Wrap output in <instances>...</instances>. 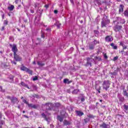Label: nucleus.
Returning a JSON list of instances; mask_svg holds the SVG:
<instances>
[{
    "mask_svg": "<svg viewBox=\"0 0 128 128\" xmlns=\"http://www.w3.org/2000/svg\"><path fill=\"white\" fill-rule=\"evenodd\" d=\"M63 122H64V126H70V122L66 120H64Z\"/></svg>",
    "mask_w": 128,
    "mask_h": 128,
    "instance_id": "15",
    "label": "nucleus"
},
{
    "mask_svg": "<svg viewBox=\"0 0 128 128\" xmlns=\"http://www.w3.org/2000/svg\"><path fill=\"white\" fill-rule=\"evenodd\" d=\"M94 32L96 34H100V32H98V30H94Z\"/></svg>",
    "mask_w": 128,
    "mask_h": 128,
    "instance_id": "35",
    "label": "nucleus"
},
{
    "mask_svg": "<svg viewBox=\"0 0 128 128\" xmlns=\"http://www.w3.org/2000/svg\"><path fill=\"white\" fill-rule=\"evenodd\" d=\"M119 100H120V102H124V99L123 97H120L119 98Z\"/></svg>",
    "mask_w": 128,
    "mask_h": 128,
    "instance_id": "34",
    "label": "nucleus"
},
{
    "mask_svg": "<svg viewBox=\"0 0 128 128\" xmlns=\"http://www.w3.org/2000/svg\"><path fill=\"white\" fill-rule=\"evenodd\" d=\"M22 102H24V104H28V102L25 99H23L22 100Z\"/></svg>",
    "mask_w": 128,
    "mask_h": 128,
    "instance_id": "29",
    "label": "nucleus"
},
{
    "mask_svg": "<svg viewBox=\"0 0 128 128\" xmlns=\"http://www.w3.org/2000/svg\"><path fill=\"white\" fill-rule=\"evenodd\" d=\"M12 64H16V62L14 61H12Z\"/></svg>",
    "mask_w": 128,
    "mask_h": 128,
    "instance_id": "45",
    "label": "nucleus"
},
{
    "mask_svg": "<svg viewBox=\"0 0 128 128\" xmlns=\"http://www.w3.org/2000/svg\"><path fill=\"white\" fill-rule=\"evenodd\" d=\"M18 108H20V106H18Z\"/></svg>",
    "mask_w": 128,
    "mask_h": 128,
    "instance_id": "57",
    "label": "nucleus"
},
{
    "mask_svg": "<svg viewBox=\"0 0 128 128\" xmlns=\"http://www.w3.org/2000/svg\"><path fill=\"white\" fill-rule=\"evenodd\" d=\"M124 16L128 18V10H125L124 12Z\"/></svg>",
    "mask_w": 128,
    "mask_h": 128,
    "instance_id": "23",
    "label": "nucleus"
},
{
    "mask_svg": "<svg viewBox=\"0 0 128 128\" xmlns=\"http://www.w3.org/2000/svg\"><path fill=\"white\" fill-rule=\"evenodd\" d=\"M118 56H115L114 57L113 60H118Z\"/></svg>",
    "mask_w": 128,
    "mask_h": 128,
    "instance_id": "38",
    "label": "nucleus"
},
{
    "mask_svg": "<svg viewBox=\"0 0 128 128\" xmlns=\"http://www.w3.org/2000/svg\"><path fill=\"white\" fill-rule=\"evenodd\" d=\"M80 23L82 24V20L80 21Z\"/></svg>",
    "mask_w": 128,
    "mask_h": 128,
    "instance_id": "64",
    "label": "nucleus"
},
{
    "mask_svg": "<svg viewBox=\"0 0 128 128\" xmlns=\"http://www.w3.org/2000/svg\"><path fill=\"white\" fill-rule=\"evenodd\" d=\"M4 121H2V122H1L2 124H4Z\"/></svg>",
    "mask_w": 128,
    "mask_h": 128,
    "instance_id": "56",
    "label": "nucleus"
},
{
    "mask_svg": "<svg viewBox=\"0 0 128 128\" xmlns=\"http://www.w3.org/2000/svg\"><path fill=\"white\" fill-rule=\"evenodd\" d=\"M54 14H58V10H54Z\"/></svg>",
    "mask_w": 128,
    "mask_h": 128,
    "instance_id": "46",
    "label": "nucleus"
},
{
    "mask_svg": "<svg viewBox=\"0 0 128 128\" xmlns=\"http://www.w3.org/2000/svg\"><path fill=\"white\" fill-rule=\"evenodd\" d=\"M6 98L8 100H12V97H10V96H7Z\"/></svg>",
    "mask_w": 128,
    "mask_h": 128,
    "instance_id": "33",
    "label": "nucleus"
},
{
    "mask_svg": "<svg viewBox=\"0 0 128 128\" xmlns=\"http://www.w3.org/2000/svg\"><path fill=\"white\" fill-rule=\"evenodd\" d=\"M46 108L47 110H50L52 108V103H46L44 105Z\"/></svg>",
    "mask_w": 128,
    "mask_h": 128,
    "instance_id": "6",
    "label": "nucleus"
},
{
    "mask_svg": "<svg viewBox=\"0 0 128 128\" xmlns=\"http://www.w3.org/2000/svg\"><path fill=\"white\" fill-rule=\"evenodd\" d=\"M124 96H128V94L126 92V89H124Z\"/></svg>",
    "mask_w": 128,
    "mask_h": 128,
    "instance_id": "27",
    "label": "nucleus"
},
{
    "mask_svg": "<svg viewBox=\"0 0 128 128\" xmlns=\"http://www.w3.org/2000/svg\"><path fill=\"white\" fill-rule=\"evenodd\" d=\"M38 65L40 66H44V64L42 62H38Z\"/></svg>",
    "mask_w": 128,
    "mask_h": 128,
    "instance_id": "24",
    "label": "nucleus"
},
{
    "mask_svg": "<svg viewBox=\"0 0 128 128\" xmlns=\"http://www.w3.org/2000/svg\"><path fill=\"white\" fill-rule=\"evenodd\" d=\"M92 62H94V59L92 58H88L86 66H92Z\"/></svg>",
    "mask_w": 128,
    "mask_h": 128,
    "instance_id": "5",
    "label": "nucleus"
},
{
    "mask_svg": "<svg viewBox=\"0 0 128 128\" xmlns=\"http://www.w3.org/2000/svg\"><path fill=\"white\" fill-rule=\"evenodd\" d=\"M56 25L57 26V27L58 28H60V26H62V24H60V22H56Z\"/></svg>",
    "mask_w": 128,
    "mask_h": 128,
    "instance_id": "26",
    "label": "nucleus"
},
{
    "mask_svg": "<svg viewBox=\"0 0 128 128\" xmlns=\"http://www.w3.org/2000/svg\"><path fill=\"white\" fill-rule=\"evenodd\" d=\"M28 106H29V108H38V105H36V104H28Z\"/></svg>",
    "mask_w": 128,
    "mask_h": 128,
    "instance_id": "10",
    "label": "nucleus"
},
{
    "mask_svg": "<svg viewBox=\"0 0 128 128\" xmlns=\"http://www.w3.org/2000/svg\"><path fill=\"white\" fill-rule=\"evenodd\" d=\"M57 119L58 120H60V122H62V120H64V118H62V117L60 116H57Z\"/></svg>",
    "mask_w": 128,
    "mask_h": 128,
    "instance_id": "21",
    "label": "nucleus"
},
{
    "mask_svg": "<svg viewBox=\"0 0 128 128\" xmlns=\"http://www.w3.org/2000/svg\"><path fill=\"white\" fill-rule=\"evenodd\" d=\"M20 84H21V86H24L25 88H28V90H30V88L26 84H25L24 82H21Z\"/></svg>",
    "mask_w": 128,
    "mask_h": 128,
    "instance_id": "16",
    "label": "nucleus"
},
{
    "mask_svg": "<svg viewBox=\"0 0 128 128\" xmlns=\"http://www.w3.org/2000/svg\"><path fill=\"white\" fill-rule=\"evenodd\" d=\"M100 102H102V100H100Z\"/></svg>",
    "mask_w": 128,
    "mask_h": 128,
    "instance_id": "61",
    "label": "nucleus"
},
{
    "mask_svg": "<svg viewBox=\"0 0 128 128\" xmlns=\"http://www.w3.org/2000/svg\"><path fill=\"white\" fill-rule=\"evenodd\" d=\"M24 116V118H28V116Z\"/></svg>",
    "mask_w": 128,
    "mask_h": 128,
    "instance_id": "54",
    "label": "nucleus"
},
{
    "mask_svg": "<svg viewBox=\"0 0 128 128\" xmlns=\"http://www.w3.org/2000/svg\"><path fill=\"white\" fill-rule=\"evenodd\" d=\"M88 118H94V116H92V115H89L88 116Z\"/></svg>",
    "mask_w": 128,
    "mask_h": 128,
    "instance_id": "43",
    "label": "nucleus"
},
{
    "mask_svg": "<svg viewBox=\"0 0 128 128\" xmlns=\"http://www.w3.org/2000/svg\"><path fill=\"white\" fill-rule=\"evenodd\" d=\"M18 0H16L15 2H16V4H18Z\"/></svg>",
    "mask_w": 128,
    "mask_h": 128,
    "instance_id": "55",
    "label": "nucleus"
},
{
    "mask_svg": "<svg viewBox=\"0 0 128 128\" xmlns=\"http://www.w3.org/2000/svg\"><path fill=\"white\" fill-rule=\"evenodd\" d=\"M0 90L1 92H4V91L2 90V86H0Z\"/></svg>",
    "mask_w": 128,
    "mask_h": 128,
    "instance_id": "51",
    "label": "nucleus"
},
{
    "mask_svg": "<svg viewBox=\"0 0 128 128\" xmlns=\"http://www.w3.org/2000/svg\"><path fill=\"white\" fill-rule=\"evenodd\" d=\"M112 48L114 50H116L118 48V46H114Z\"/></svg>",
    "mask_w": 128,
    "mask_h": 128,
    "instance_id": "39",
    "label": "nucleus"
},
{
    "mask_svg": "<svg viewBox=\"0 0 128 128\" xmlns=\"http://www.w3.org/2000/svg\"><path fill=\"white\" fill-rule=\"evenodd\" d=\"M33 64H36V62L34 61V62H33Z\"/></svg>",
    "mask_w": 128,
    "mask_h": 128,
    "instance_id": "59",
    "label": "nucleus"
},
{
    "mask_svg": "<svg viewBox=\"0 0 128 128\" xmlns=\"http://www.w3.org/2000/svg\"><path fill=\"white\" fill-rule=\"evenodd\" d=\"M124 110L126 112L128 110V105L124 104Z\"/></svg>",
    "mask_w": 128,
    "mask_h": 128,
    "instance_id": "20",
    "label": "nucleus"
},
{
    "mask_svg": "<svg viewBox=\"0 0 128 128\" xmlns=\"http://www.w3.org/2000/svg\"><path fill=\"white\" fill-rule=\"evenodd\" d=\"M70 2L72 4H74V0H70Z\"/></svg>",
    "mask_w": 128,
    "mask_h": 128,
    "instance_id": "42",
    "label": "nucleus"
},
{
    "mask_svg": "<svg viewBox=\"0 0 128 128\" xmlns=\"http://www.w3.org/2000/svg\"><path fill=\"white\" fill-rule=\"evenodd\" d=\"M78 90H74L72 92V94H77V93H78Z\"/></svg>",
    "mask_w": 128,
    "mask_h": 128,
    "instance_id": "30",
    "label": "nucleus"
},
{
    "mask_svg": "<svg viewBox=\"0 0 128 128\" xmlns=\"http://www.w3.org/2000/svg\"><path fill=\"white\" fill-rule=\"evenodd\" d=\"M22 112H23V114H24V112H26L25 111H23Z\"/></svg>",
    "mask_w": 128,
    "mask_h": 128,
    "instance_id": "63",
    "label": "nucleus"
},
{
    "mask_svg": "<svg viewBox=\"0 0 128 128\" xmlns=\"http://www.w3.org/2000/svg\"><path fill=\"white\" fill-rule=\"evenodd\" d=\"M41 37L42 38H44V34H42Z\"/></svg>",
    "mask_w": 128,
    "mask_h": 128,
    "instance_id": "49",
    "label": "nucleus"
},
{
    "mask_svg": "<svg viewBox=\"0 0 128 128\" xmlns=\"http://www.w3.org/2000/svg\"><path fill=\"white\" fill-rule=\"evenodd\" d=\"M11 102L13 104H16V102H18V98H16V97H12V99L11 100Z\"/></svg>",
    "mask_w": 128,
    "mask_h": 128,
    "instance_id": "13",
    "label": "nucleus"
},
{
    "mask_svg": "<svg viewBox=\"0 0 128 128\" xmlns=\"http://www.w3.org/2000/svg\"><path fill=\"white\" fill-rule=\"evenodd\" d=\"M124 6L122 4L120 5L119 8V14H121L124 12Z\"/></svg>",
    "mask_w": 128,
    "mask_h": 128,
    "instance_id": "11",
    "label": "nucleus"
},
{
    "mask_svg": "<svg viewBox=\"0 0 128 128\" xmlns=\"http://www.w3.org/2000/svg\"><path fill=\"white\" fill-rule=\"evenodd\" d=\"M96 90L98 92V94H100V86L98 85H96Z\"/></svg>",
    "mask_w": 128,
    "mask_h": 128,
    "instance_id": "14",
    "label": "nucleus"
},
{
    "mask_svg": "<svg viewBox=\"0 0 128 128\" xmlns=\"http://www.w3.org/2000/svg\"><path fill=\"white\" fill-rule=\"evenodd\" d=\"M33 80L34 82H35V80H38V76H35L34 78H33Z\"/></svg>",
    "mask_w": 128,
    "mask_h": 128,
    "instance_id": "31",
    "label": "nucleus"
},
{
    "mask_svg": "<svg viewBox=\"0 0 128 128\" xmlns=\"http://www.w3.org/2000/svg\"><path fill=\"white\" fill-rule=\"evenodd\" d=\"M120 45L122 46L123 50H126V46H125L124 44H122V42H120Z\"/></svg>",
    "mask_w": 128,
    "mask_h": 128,
    "instance_id": "28",
    "label": "nucleus"
},
{
    "mask_svg": "<svg viewBox=\"0 0 128 128\" xmlns=\"http://www.w3.org/2000/svg\"><path fill=\"white\" fill-rule=\"evenodd\" d=\"M42 118H44L45 119V120H48L46 116L44 114V113L42 114Z\"/></svg>",
    "mask_w": 128,
    "mask_h": 128,
    "instance_id": "25",
    "label": "nucleus"
},
{
    "mask_svg": "<svg viewBox=\"0 0 128 128\" xmlns=\"http://www.w3.org/2000/svg\"><path fill=\"white\" fill-rule=\"evenodd\" d=\"M50 126L52 128H54V125H52V124H50Z\"/></svg>",
    "mask_w": 128,
    "mask_h": 128,
    "instance_id": "52",
    "label": "nucleus"
},
{
    "mask_svg": "<svg viewBox=\"0 0 128 128\" xmlns=\"http://www.w3.org/2000/svg\"><path fill=\"white\" fill-rule=\"evenodd\" d=\"M32 88H33L34 90H36V86H32Z\"/></svg>",
    "mask_w": 128,
    "mask_h": 128,
    "instance_id": "40",
    "label": "nucleus"
},
{
    "mask_svg": "<svg viewBox=\"0 0 128 128\" xmlns=\"http://www.w3.org/2000/svg\"><path fill=\"white\" fill-rule=\"evenodd\" d=\"M45 8H48V4L45 5Z\"/></svg>",
    "mask_w": 128,
    "mask_h": 128,
    "instance_id": "50",
    "label": "nucleus"
},
{
    "mask_svg": "<svg viewBox=\"0 0 128 128\" xmlns=\"http://www.w3.org/2000/svg\"><path fill=\"white\" fill-rule=\"evenodd\" d=\"M92 44H94L96 46V44H100V41L94 40L92 42Z\"/></svg>",
    "mask_w": 128,
    "mask_h": 128,
    "instance_id": "22",
    "label": "nucleus"
},
{
    "mask_svg": "<svg viewBox=\"0 0 128 128\" xmlns=\"http://www.w3.org/2000/svg\"><path fill=\"white\" fill-rule=\"evenodd\" d=\"M4 30V26H2V30Z\"/></svg>",
    "mask_w": 128,
    "mask_h": 128,
    "instance_id": "53",
    "label": "nucleus"
},
{
    "mask_svg": "<svg viewBox=\"0 0 128 128\" xmlns=\"http://www.w3.org/2000/svg\"><path fill=\"white\" fill-rule=\"evenodd\" d=\"M94 44H92V43L91 42L89 45L90 50H94Z\"/></svg>",
    "mask_w": 128,
    "mask_h": 128,
    "instance_id": "17",
    "label": "nucleus"
},
{
    "mask_svg": "<svg viewBox=\"0 0 128 128\" xmlns=\"http://www.w3.org/2000/svg\"><path fill=\"white\" fill-rule=\"evenodd\" d=\"M14 60H15L16 62H20V60H22V58L16 54H14Z\"/></svg>",
    "mask_w": 128,
    "mask_h": 128,
    "instance_id": "7",
    "label": "nucleus"
},
{
    "mask_svg": "<svg viewBox=\"0 0 128 128\" xmlns=\"http://www.w3.org/2000/svg\"><path fill=\"white\" fill-rule=\"evenodd\" d=\"M10 48H12V50L14 52V54H16L18 52V48L16 47V44H10Z\"/></svg>",
    "mask_w": 128,
    "mask_h": 128,
    "instance_id": "3",
    "label": "nucleus"
},
{
    "mask_svg": "<svg viewBox=\"0 0 128 128\" xmlns=\"http://www.w3.org/2000/svg\"><path fill=\"white\" fill-rule=\"evenodd\" d=\"M110 80H105L104 82L102 84L104 90H108V88H110Z\"/></svg>",
    "mask_w": 128,
    "mask_h": 128,
    "instance_id": "2",
    "label": "nucleus"
},
{
    "mask_svg": "<svg viewBox=\"0 0 128 128\" xmlns=\"http://www.w3.org/2000/svg\"><path fill=\"white\" fill-rule=\"evenodd\" d=\"M104 58H108V56H104Z\"/></svg>",
    "mask_w": 128,
    "mask_h": 128,
    "instance_id": "58",
    "label": "nucleus"
},
{
    "mask_svg": "<svg viewBox=\"0 0 128 128\" xmlns=\"http://www.w3.org/2000/svg\"><path fill=\"white\" fill-rule=\"evenodd\" d=\"M14 5H11L10 6L8 7V10L10 11L14 10Z\"/></svg>",
    "mask_w": 128,
    "mask_h": 128,
    "instance_id": "19",
    "label": "nucleus"
},
{
    "mask_svg": "<svg viewBox=\"0 0 128 128\" xmlns=\"http://www.w3.org/2000/svg\"><path fill=\"white\" fill-rule=\"evenodd\" d=\"M110 46H112V48H113L114 46V43H112L110 44Z\"/></svg>",
    "mask_w": 128,
    "mask_h": 128,
    "instance_id": "44",
    "label": "nucleus"
},
{
    "mask_svg": "<svg viewBox=\"0 0 128 128\" xmlns=\"http://www.w3.org/2000/svg\"><path fill=\"white\" fill-rule=\"evenodd\" d=\"M68 79H64V84L68 83Z\"/></svg>",
    "mask_w": 128,
    "mask_h": 128,
    "instance_id": "32",
    "label": "nucleus"
},
{
    "mask_svg": "<svg viewBox=\"0 0 128 128\" xmlns=\"http://www.w3.org/2000/svg\"><path fill=\"white\" fill-rule=\"evenodd\" d=\"M84 100H85L84 98L82 97L81 98V102H84Z\"/></svg>",
    "mask_w": 128,
    "mask_h": 128,
    "instance_id": "36",
    "label": "nucleus"
},
{
    "mask_svg": "<svg viewBox=\"0 0 128 128\" xmlns=\"http://www.w3.org/2000/svg\"><path fill=\"white\" fill-rule=\"evenodd\" d=\"M46 30L47 32H50V29L48 28L46 29Z\"/></svg>",
    "mask_w": 128,
    "mask_h": 128,
    "instance_id": "47",
    "label": "nucleus"
},
{
    "mask_svg": "<svg viewBox=\"0 0 128 128\" xmlns=\"http://www.w3.org/2000/svg\"><path fill=\"white\" fill-rule=\"evenodd\" d=\"M4 24H6H6H8V20H5L4 21Z\"/></svg>",
    "mask_w": 128,
    "mask_h": 128,
    "instance_id": "37",
    "label": "nucleus"
},
{
    "mask_svg": "<svg viewBox=\"0 0 128 128\" xmlns=\"http://www.w3.org/2000/svg\"><path fill=\"white\" fill-rule=\"evenodd\" d=\"M21 70H23L24 72H28V74H32V71L30 70V69L24 66H22L20 68Z\"/></svg>",
    "mask_w": 128,
    "mask_h": 128,
    "instance_id": "4",
    "label": "nucleus"
},
{
    "mask_svg": "<svg viewBox=\"0 0 128 128\" xmlns=\"http://www.w3.org/2000/svg\"><path fill=\"white\" fill-rule=\"evenodd\" d=\"M110 24V20L108 19L106 16H104L102 19L101 26L102 28H106V26Z\"/></svg>",
    "mask_w": 128,
    "mask_h": 128,
    "instance_id": "1",
    "label": "nucleus"
},
{
    "mask_svg": "<svg viewBox=\"0 0 128 128\" xmlns=\"http://www.w3.org/2000/svg\"><path fill=\"white\" fill-rule=\"evenodd\" d=\"M30 12L31 14H34V10H30Z\"/></svg>",
    "mask_w": 128,
    "mask_h": 128,
    "instance_id": "48",
    "label": "nucleus"
},
{
    "mask_svg": "<svg viewBox=\"0 0 128 128\" xmlns=\"http://www.w3.org/2000/svg\"><path fill=\"white\" fill-rule=\"evenodd\" d=\"M56 104H57L58 106H60V104H58V103H57Z\"/></svg>",
    "mask_w": 128,
    "mask_h": 128,
    "instance_id": "62",
    "label": "nucleus"
},
{
    "mask_svg": "<svg viewBox=\"0 0 128 128\" xmlns=\"http://www.w3.org/2000/svg\"><path fill=\"white\" fill-rule=\"evenodd\" d=\"M102 126L103 128H110V125L106 124L105 123H103Z\"/></svg>",
    "mask_w": 128,
    "mask_h": 128,
    "instance_id": "18",
    "label": "nucleus"
},
{
    "mask_svg": "<svg viewBox=\"0 0 128 128\" xmlns=\"http://www.w3.org/2000/svg\"><path fill=\"white\" fill-rule=\"evenodd\" d=\"M76 112L77 116H84L83 112H82L80 110H76Z\"/></svg>",
    "mask_w": 128,
    "mask_h": 128,
    "instance_id": "12",
    "label": "nucleus"
},
{
    "mask_svg": "<svg viewBox=\"0 0 128 128\" xmlns=\"http://www.w3.org/2000/svg\"><path fill=\"white\" fill-rule=\"evenodd\" d=\"M117 20H118V24H124V22H126L124 19H122V18L120 17L117 18Z\"/></svg>",
    "mask_w": 128,
    "mask_h": 128,
    "instance_id": "9",
    "label": "nucleus"
},
{
    "mask_svg": "<svg viewBox=\"0 0 128 128\" xmlns=\"http://www.w3.org/2000/svg\"><path fill=\"white\" fill-rule=\"evenodd\" d=\"M119 28H122V26H119Z\"/></svg>",
    "mask_w": 128,
    "mask_h": 128,
    "instance_id": "60",
    "label": "nucleus"
},
{
    "mask_svg": "<svg viewBox=\"0 0 128 128\" xmlns=\"http://www.w3.org/2000/svg\"><path fill=\"white\" fill-rule=\"evenodd\" d=\"M48 124H50V120L48 119V120H46Z\"/></svg>",
    "mask_w": 128,
    "mask_h": 128,
    "instance_id": "41",
    "label": "nucleus"
},
{
    "mask_svg": "<svg viewBox=\"0 0 128 128\" xmlns=\"http://www.w3.org/2000/svg\"><path fill=\"white\" fill-rule=\"evenodd\" d=\"M113 40L114 39L112 38V36H107L105 38L106 42H112Z\"/></svg>",
    "mask_w": 128,
    "mask_h": 128,
    "instance_id": "8",
    "label": "nucleus"
}]
</instances>
